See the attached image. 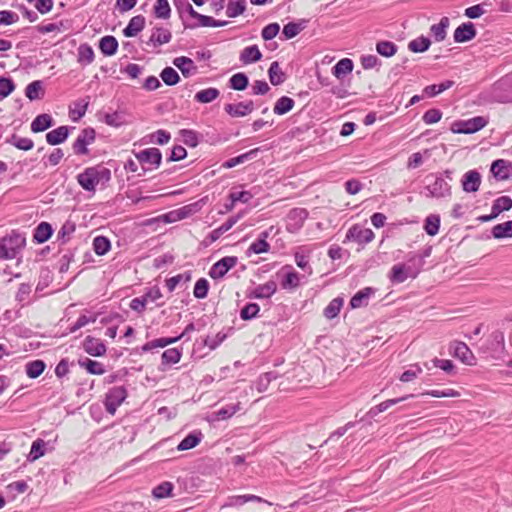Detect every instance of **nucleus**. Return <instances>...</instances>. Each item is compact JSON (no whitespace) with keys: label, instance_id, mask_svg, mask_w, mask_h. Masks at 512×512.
I'll list each match as a JSON object with an SVG mask.
<instances>
[{"label":"nucleus","instance_id":"nucleus-48","mask_svg":"<svg viewBox=\"0 0 512 512\" xmlns=\"http://www.w3.org/2000/svg\"><path fill=\"white\" fill-rule=\"evenodd\" d=\"M397 49V45L391 41L382 40L376 44V51L383 57H392Z\"/></svg>","mask_w":512,"mask_h":512},{"label":"nucleus","instance_id":"nucleus-26","mask_svg":"<svg viewBox=\"0 0 512 512\" xmlns=\"http://www.w3.org/2000/svg\"><path fill=\"white\" fill-rule=\"evenodd\" d=\"M307 20L301 19L298 22L287 23L282 30L285 39H292L297 36L302 30L306 28Z\"/></svg>","mask_w":512,"mask_h":512},{"label":"nucleus","instance_id":"nucleus-12","mask_svg":"<svg viewBox=\"0 0 512 512\" xmlns=\"http://www.w3.org/2000/svg\"><path fill=\"white\" fill-rule=\"evenodd\" d=\"M481 180V175L477 170L467 171L461 179L463 191L466 193L477 192L480 188Z\"/></svg>","mask_w":512,"mask_h":512},{"label":"nucleus","instance_id":"nucleus-21","mask_svg":"<svg viewBox=\"0 0 512 512\" xmlns=\"http://www.w3.org/2000/svg\"><path fill=\"white\" fill-rule=\"evenodd\" d=\"M84 350L92 356H103L106 353V346L99 339L87 337L84 341Z\"/></svg>","mask_w":512,"mask_h":512},{"label":"nucleus","instance_id":"nucleus-8","mask_svg":"<svg viewBox=\"0 0 512 512\" xmlns=\"http://www.w3.org/2000/svg\"><path fill=\"white\" fill-rule=\"evenodd\" d=\"M95 137L96 133L93 128L83 129L73 144L74 153L76 155L88 154L87 146L94 142Z\"/></svg>","mask_w":512,"mask_h":512},{"label":"nucleus","instance_id":"nucleus-58","mask_svg":"<svg viewBox=\"0 0 512 512\" xmlns=\"http://www.w3.org/2000/svg\"><path fill=\"white\" fill-rule=\"evenodd\" d=\"M75 229V223L67 220L58 231V239L61 240L62 243H66L70 239V236L75 232Z\"/></svg>","mask_w":512,"mask_h":512},{"label":"nucleus","instance_id":"nucleus-16","mask_svg":"<svg viewBox=\"0 0 512 512\" xmlns=\"http://www.w3.org/2000/svg\"><path fill=\"white\" fill-rule=\"evenodd\" d=\"M277 291V283L269 280L264 284L256 286L248 295L249 298L267 299Z\"/></svg>","mask_w":512,"mask_h":512},{"label":"nucleus","instance_id":"nucleus-13","mask_svg":"<svg viewBox=\"0 0 512 512\" xmlns=\"http://www.w3.org/2000/svg\"><path fill=\"white\" fill-rule=\"evenodd\" d=\"M281 287L283 289H296L301 284L302 277L297 273L292 266L286 265L282 268Z\"/></svg>","mask_w":512,"mask_h":512},{"label":"nucleus","instance_id":"nucleus-31","mask_svg":"<svg viewBox=\"0 0 512 512\" xmlns=\"http://www.w3.org/2000/svg\"><path fill=\"white\" fill-rule=\"evenodd\" d=\"M413 395H406V396H403V397H400V398H394V399H389V400H386V401H383L381 402L380 404L372 407L368 414L371 416V417H374L376 415H378L379 413H382L384 411H386L389 407L395 405V404H398L410 397H412Z\"/></svg>","mask_w":512,"mask_h":512},{"label":"nucleus","instance_id":"nucleus-32","mask_svg":"<svg viewBox=\"0 0 512 512\" xmlns=\"http://www.w3.org/2000/svg\"><path fill=\"white\" fill-rule=\"evenodd\" d=\"M99 48L104 55L112 56L117 52L118 42L114 36H104L100 40Z\"/></svg>","mask_w":512,"mask_h":512},{"label":"nucleus","instance_id":"nucleus-7","mask_svg":"<svg viewBox=\"0 0 512 512\" xmlns=\"http://www.w3.org/2000/svg\"><path fill=\"white\" fill-rule=\"evenodd\" d=\"M127 397V391L123 386H116L111 388L106 394L105 398V408L106 411L114 415L117 408L122 404V402Z\"/></svg>","mask_w":512,"mask_h":512},{"label":"nucleus","instance_id":"nucleus-50","mask_svg":"<svg viewBox=\"0 0 512 512\" xmlns=\"http://www.w3.org/2000/svg\"><path fill=\"white\" fill-rule=\"evenodd\" d=\"M81 367H84L90 374L102 375L105 373L104 365L98 361L86 358L85 360L79 361Z\"/></svg>","mask_w":512,"mask_h":512},{"label":"nucleus","instance_id":"nucleus-44","mask_svg":"<svg viewBox=\"0 0 512 512\" xmlns=\"http://www.w3.org/2000/svg\"><path fill=\"white\" fill-rule=\"evenodd\" d=\"M25 95L30 100L41 99L44 95L42 82L39 80L33 81L25 89Z\"/></svg>","mask_w":512,"mask_h":512},{"label":"nucleus","instance_id":"nucleus-45","mask_svg":"<svg viewBox=\"0 0 512 512\" xmlns=\"http://www.w3.org/2000/svg\"><path fill=\"white\" fill-rule=\"evenodd\" d=\"M440 216L437 214H430L426 217L424 223V230L430 236H435L439 232Z\"/></svg>","mask_w":512,"mask_h":512},{"label":"nucleus","instance_id":"nucleus-56","mask_svg":"<svg viewBox=\"0 0 512 512\" xmlns=\"http://www.w3.org/2000/svg\"><path fill=\"white\" fill-rule=\"evenodd\" d=\"M110 241L104 236H97L93 240V249L97 255H104L110 250Z\"/></svg>","mask_w":512,"mask_h":512},{"label":"nucleus","instance_id":"nucleus-38","mask_svg":"<svg viewBox=\"0 0 512 512\" xmlns=\"http://www.w3.org/2000/svg\"><path fill=\"white\" fill-rule=\"evenodd\" d=\"M353 70V62L349 58L339 60L333 67V74L336 78L341 79Z\"/></svg>","mask_w":512,"mask_h":512},{"label":"nucleus","instance_id":"nucleus-1","mask_svg":"<svg viewBox=\"0 0 512 512\" xmlns=\"http://www.w3.org/2000/svg\"><path fill=\"white\" fill-rule=\"evenodd\" d=\"M453 180V171L445 170L442 173L430 174L426 177L424 187L425 196L429 198L441 199L451 196V185L448 181Z\"/></svg>","mask_w":512,"mask_h":512},{"label":"nucleus","instance_id":"nucleus-57","mask_svg":"<svg viewBox=\"0 0 512 512\" xmlns=\"http://www.w3.org/2000/svg\"><path fill=\"white\" fill-rule=\"evenodd\" d=\"M8 142L16 148L24 151L31 150L34 146V143L30 138L19 137L15 134L11 136Z\"/></svg>","mask_w":512,"mask_h":512},{"label":"nucleus","instance_id":"nucleus-35","mask_svg":"<svg viewBox=\"0 0 512 512\" xmlns=\"http://www.w3.org/2000/svg\"><path fill=\"white\" fill-rule=\"evenodd\" d=\"M268 75L271 84L274 86L282 84L286 79L285 73L281 70L277 61L271 63L268 70Z\"/></svg>","mask_w":512,"mask_h":512},{"label":"nucleus","instance_id":"nucleus-10","mask_svg":"<svg viewBox=\"0 0 512 512\" xmlns=\"http://www.w3.org/2000/svg\"><path fill=\"white\" fill-rule=\"evenodd\" d=\"M450 350L464 364L474 365L476 363V358L466 343L455 341L450 345Z\"/></svg>","mask_w":512,"mask_h":512},{"label":"nucleus","instance_id":"nucleus-60","mask_svg":"<svg viewBox=\"0 0 512 512\" xmlns=\"http://www.w3.org/2000/svg\"><path fill=\"white\" fill-rule=\"evenodd\" d=\"M260 307L257 303H248L240 311V317L243 320H251L257 317Z\"/></svg>","mask_w":512,"mask_h":512},{"label":"nucleus","instance_id":"nucleus-3","mask_svg":"<svg viewBox=\"0 0 512 512\" xmlns=\"http://www.w3.org/2000/svg\"><path fill=\"white\" fill-rule=\"evenodd\" d=\"M26 244L25 237L18 232L12 231L10 234L0 238L2 252L5 259H14L24 248Z\"/></svg>","mask_w":512,"mask_h":512},{"label":"nucleus","instance_id":"nucleus-20","mask_svg":"<svg viewBox=\"0 0 512 512\" xmlns=\"http://www.w3.org/2000/svg\"><path fill=\"white\" fill-rule=\"evenodd\" d=\"M48 445L49 443L41 438H38L35 441H33L30 452L27 455V461L34 462L38 460L40 457L44 456L48 451Z\"/></svg>","mask_w":512,"mask_h":512},{"label":"nucleus","instance_id":"nucleus-5","mask_svg":"<svg viewBox=\"0 0 512 512\" xmlns=\"http://www.w3.org/2000/svg\"><path fill=\"white\" fill-rule=\"evenodd\" d=\"M138 162L143 165V171L158 168L161 164L162 154L158 148H147L135 153Z\"/></svg>","mask_w":512,"mask_h":512},{"label":"nucleus","instance_id":"nucleus-9","mask_svg":"<svg viewBox=\"0 0 512 512\" xmlns=\"http://www.w3.org/2000/svg\"><path fill=\"white\" fill-rule=\"evenodd\" d=\"M237 264V257L226 256L212 265L209 276L213 279H220Z\"/></svg>","mask_w":512,"mask_h":512},{"label":"nucleus","instance_id":"nucleus-54","mask_svg":"<svg viewBox=\"0 0 512 512\" xmlns=\"http://www.w3.org/2000/svg\"><path fill=\"white\" fill-rule=\"evenodd\" d=\"M154 14L157 18L168 19L171 14L168 0H157L154 5Z\"/></svg>","mask_w":512,"mask_h":512},{"label":"nucleus","instance_id":"nucleus-28","mask_svg":"<svg viewBox=\"0 0 512 512\" xmlns=\"http://www.w3.org/2000/svg\"><path fill=\"white\" fill-rule=\"evenodd\" d=\"M374 290L370 287H366L360 291H358L350 300V306L355 308H360L368 304V300L370 296L373 294Z\"/></svg>","mask_w":512,"mask_h":512},{"label":"nucleus","instance_id":"nucleus-25","mask_svg":"<svg viewBox=\"0 0 512 512\" xmlns=\"http://www.w3.org/2000/svg\"><path fill=\"white\" fill-rule=\"evenodd\" d=\"M171 37V32L168 29L157 27L153 29L149 42L154 46H159L170 42Z\"/></svg>","mask_w":512,"mask_h":512},{"label":"nucleus","instance_id":"nucleus-43","mask_svg":"<svg viewBox=\"0 0 512 512\" xmlns=\"http://www.w3.org/2000/svg\"><path fill=\"white\" fill-rule=\"evenodd\" d=\"M240 218H241V215L230 217L221 226H219L218 228L214 229L211 232V235H210L212 241H216L222 234H224L225 232L229 231L238 222V220Z\"/></svg>","mask_w":512,"mask_h":512},{"label":"nucleus","instance_id":"nucleus-46","mask_svg":"<svg viewBox=\"0 0 512 512\" xmlns=\"http://www.w3.org/2000/svg\"><path fill=\"white\" fill-rule=\"evenodd\" d=\"M512 208V199L509 196H501L497 198L492 205L493 216H498L503 211Z\"/></svg>","mask_w":512,"mask_h":512},{"label":"nucleus","instance_id":"nucleus-14","mask_svg":"<svg viewBox=\"0 0 512 512\" xmlns=\"http://www.w3.org/2000/svg\"><path fill=\"white\" fill-rule=\"evenodd\" d=\"M224 110L231 117H244L254 110V103L252 100H247L235 104H226Z\"/></svg>","mask_w":512,"mask_h":512},{"label":"nucleus","instance_id":"nucleus-39","mask_svg":"<svg viewBox=\"0 0 512 512\" xmlns=\"http://www.w3.org/2000/svg\"><path fill=\"white\" fill-rule=\"evenodd\" d=\"M249 79L243 72L232 75L229 79V87L233 90L243 91L247 88Z\"/></svg>","mask_w":512,"mask_h":512},{"label":"nucleus","instance_id":"nucleus-24","mask_svg":"<svg viewBox=\"0 0 512 512\" xmlns=\"http://www.w3.org/2000/svg\"><path fill=\"white\" fill-rule=\"evenodd\" d=\"M262 58V53L257 45L245 47L240 53V61L243 64H251L259 61Z\"/></svg>","mask_w":512,"mask_h":512},{"label":"nucleus","instance_id":"nucleus-49","mask_svg":"<svg viewBox=\"0 0 512 512\" xmlns=\"http://www.w3.org/2000/svg\"><path fill=\"white\" fill-rule=\"evenodd\" d=\"M94 60V51L88 44H82L78 48V62L82 65H88Z\"/></svg>","mask_w":512,"mask_h":512},{"label":"nucleus","instance_id":"nucleus-30","mask_svg":"<svg viewBox=\"0 0 512 512\" xmlns=\"http://www.w3.org/2000/svg\"><path fill=\"white\" fill-rule=\"evenodd\" d=\"M53 125V119L49 114L38 115L31 123V130L34 133L45 131Z\"/></svg>","mask_w":512,"mask_h":512},{"label":"nucleus","instance_id":"nucleus-36","mask_svg":"<svg viewBox=\"0 0 512 512\" xmlns=\"http://www.w3.org/2000/svg\"><path fill=\"white\" fill-rule=\"evenodd\" d=\"M449 26V19L447 17H442L438 24H434L430 28V32L433 35L435 41L440 42L443 41L446 37V30Z\"/></svg>","mask_w":512,"mask_h":512},{"label":"nucleus","instance_id":"nucleus-41","mask_svg":"<svg viewBox=\"0 0 512 512\" xmlns=\"http://www.w3.org/2000/svg\"><path fill=\"white\" fill-rule=\"evenodd\" d=\"M492 235L496 239L512 237V220L495 225L492 228Z\"/></svg>","mask_w":512,"mask_h":512},{"label":"nucleus","instance_id":"nucleus-22","mask_svg":"<svg viewBox=\"0 0 512 512\" xmlns=\"http://www.w3.org/2000/svg\"><path fill=\"white\" fill-rule=\"evenodd\" d=\"M145 26V17L142 15L134 16L130 19L128 25L124 28L123 34L126 37H135L143 30Z\"/></svg>","mask_w":512,"mask_h":512},{"label":"nucleus","instance_id":"nucleus-61","mask_svg":"<svg viewBox=\"0 0 512 512\" xmlns=\"http://www.w3.org/2000/svg\"><path fill=\"white\" fill-rule=\"evenodd\" d=\"M181 359V351L177 348H170L163 352L162 362L165 364H176Z\"/></svg>","mask_w":512,"mask_h":512},{"label":"nucleus","instance_id":"nucleus-17","mask_svg":"<svg viewBox=\"0 0 512 512\" xmlns=\"http://www.w3.org/2000/svg\"><path fill=\"white\" fill-rule=\"evenodd\" d=\"M491 173L498 180H507L512 176V164L503 159L495 160L491 165Z\"/></svg>","mask_w":512,"mask_h":512},{"label":"nucleus","instance_id":"nucleus-63","mask_svg":"<svg viewBox=\"0 0 512 512\" xmlns=\"http://www.w3.org/2000/svg\"><path fill=\"white\" fill-rule=\"evenodd\" d=\"M209 290V283L205 278L197 280L194 286L193 294L198 299H203L207 296Z\"/></svg>","mask_w":512,"mask_h":512},{"label":"nucleus","instance_id":"nucleus-47","mask_svg":"<svg viewBox=\"0 0 512 512\" xmlns=\"http://www.w3.org/2000/svg\"><path fill=\"white\" fill-rule=\"evenodd\" d=\"M431 41L425 36H420L409 42L408 48L414 53H422L429 49Z\"/></svg>","mask_w":512,"mask_h":512},{"label":"nucleus","instance_id":"nucleus-64","mask_svg":"<svg viewBox=\"0 0 512 512\" xmlns=\"http://www.w3.org/2000/svg\"><path fill=\"white\" fill-rule=\"evenodd\" d=\"M104 122L112 127H120L124 124L123 115L119 112L106 113L104 115Z\"/></svg>","mask_w":512,"mask_h":512},{"label":"nucleus","instance_id":"nucleus-19","mask_svg":"<svg viewBox=\"0 0 512 512\" xmlns=\"http://www.w3.org/2000/svg\"><path fill=\"white\" fill-rule=\"evenodd\" d=\"M174 66H176L184 77H190L197 73V66L193 60L186 56L176 57L173 60Z\"/></svg>","mask_w":512,"mask_h":512},{"label":"nucleus","instance_id":"nucleus-33","mask_svg":"<svg viewBox=\"0 0 512 512\" xmlns=\"http://www.w3.org/2000/svg\"><path fill=\"white\" fill-rule=\"evenodd\" d=\"M52 226L47 222H41L34 231V240L42 244L46 242L52 235Z\"/></svg>","mask_w":512,"mask_h":512},{"label":"nucleus","instance_id":"nucleus-4","mask_svg":"<svg viewBox=\"0 0 512 512\" xmlns=\"http://www.w3.org/2000/svg\"><path fill=\"white\" fill-rule=\"evenodd\" d=\"M487 123L486 118L477 116L468 120L455 121L451 126V131L457 134H472L484 128Z\"/></svg>","mask_w":512,"mask_h":512},{"label":"nucleus","instance_id":"nucleus-42","mask_svg":"<svg viewBox=\"0 0 512 512\" xmlns=\"http://www.w3.org/2000/svg\"><path fill=\"white\" fill-rule=\"evenodd\" d=\"M454 85V81L446 80L440 84L428 85L424 88L423 93L427 97H434L445 90L451 88Z\"/></svg>","mask_w":512,"mask_h":512},{"label":"nucleus","instance_id":"nucleus-27","mask_svg":"<svg viewBox=\"0 0 512 512\" xmlns=\"http://www.w3.org/2000/svg\"><path fill=\"white\" fill-rule=\"evenodd\" d=\"M270 232L269 231H263L259 235V239L253 242L248 251L252 252L254 254H261L266 253L270 249L269 243L266 241V239L269 237Z\"/></svg>","mask_w":512,"mask_h":512},{"label":"nucleus","instance_id":"nucleus-23","mask_svg":"<svg viewBox=\"0 0 512 512\" xmlns=\"http://www.w3.org/2000/svg\"><path fill=\"white\" fill-rule=\"evenodd\" d=\"M69 135V128L67 126H60L51 130L46 134V141L50 145H58L63 143Z\"/></svg>","mask_w":512,"mask_h":512},{"label":"nucleus","instance_id":"nucleus-37","mask_svg":"<svg viewBox=\"0 0 512 512\" xmlns=\"http://www.w3.org/2000/svg\"><path fill=\"white\" fill-rule=\"evenodd\" d=\"M246 10L245 0H229L226 5V15L229 18H235L244 13Z\"/></svg>","mask_w":512,"mask_h":512},{"label":"nucleus","instance_id":"nucleus-6","mask_svg":"<svg viewBox=\"0 0 512 512\" xmlns=\"http://www.w3.org/2000/svg\"><path fill=\"white\" fill-rule=\"evenodd\" d=\"M308 211L304 208H293L286 216V230L289 233H297L301 230L308 218Z\"/></svg>","mask_w":512,"mask_h":512},{"label":"nucleus","instance_id":"nucleus-53","mask_svg":"<svg viewBox=\"0 0 512 512\" xmlns=\"http://www.w3.org/2000/svg\"><path fill=\"white\" fill-rule=\"evenodd\" d=\"M160 77L168 86L176 85L180 81L177 71L172 67L164 68L160 73Z\"/></svg>","mask_w":512,"mask_h":512},{"label":"nucleus","instance_id":"nucleus-11","mask_svg":"<svg viewBox=\"0 0 512 512\" xmlns=\"http://www.w3.org/2000/svg\"><path fill=\"white\" fill-rule=\"evenodd\" d=\"M374 232L369 228L353 225L346 234V239L356 241L359 244H367L374 239Z\"/></svg>","mask_w":512,"mask_h":512},{"label":"nucleus","instance_id":"nucleus-62","mask_svg":"<svg viewBox=\"0 0 512 512\" xmlns=\"http://www.w3.org/2000/svg\"><path fill=\"white\" fill-rule=\"evenodd\" d=\"M422 367L419 364L411 365V369L404 371L400 376V381L411 382L422 373Z\"/></svg>","mask_w":512,"mask_h":512},{"label":"nucleus","instance_id":"nucleus-52","mask_svg":"<svg viewBox=\"0 0 512 512\" xmlns=\"http://www.w3.org/2000/svg\"><path fill=\"white\" fill-rule=\"evenodd\" d=\"M45 369V363L42 360H34L26 364V374L29 378H37Z\"/></svg>","mask_w":512,"mask_h":512},{"label":"nucleus","instance_id":"nucleus-2","mask_svg":"<svg viewBox=\"0 0 512 512\" xmlns=\"http://www.w3.org/2000/svg\"><path fill=\"white\" fill-rule=\"evenodd\" d=\"M110 179V170L100 166L88 167L77 176L79 185L88 192H94L99 183H107Z\"/></svg>","mask_w":512,"mask_h":512},{"label":"nucleus","instance_id":"nucleus-15","mask_svg":"<svg viewBox=\"0 0 512 512\" xmlns=\"http://www.w3.org/2000/svg\"><path fill=\"white\" fill-rule=\"evenodd\" d=\"M475 25L472 22H466L458 26L454 31V41L464 43L472 40L476 36Z\"/></svg>","mask_w":512,"mask_h":512},{"label":"nucleus","instance_id":"nucleus-59","mask_svg":"<svg viewBox=\"0 0 512 512\" xmlns=\"http://www.w3.org/2000/svg\"><path fill=\"white\" fill-rule=\"evenodd\" d=\"M180 135L184 144L190 147H196L199 143V135L194 130L182 129Z\"/></svg>","mask_w":512,"mask_h":512},{"label":"nucleus","instance_id":"nucleus-18","mask_svg":"<svg viewBox=\"0 0 512 512\" xmlns=\"http://www.w3.org/2000/svg\"><path fill=\"white\" fill-rule=\"evenodd\" d=\"M416 272H412L411 268L404 264L394 265L391 269L389 279L392 283H403L408 277L415 278Z\"/></svg>","mask_w":512,"mask_h":512},{"label":"nucleus","instance_id":"nucleus-40","mask_svg":"<svg viewBox=\"0 0 512 512\" xmlns=\"http://www.w3.org/2000/svg\"><path fill=\"white\" fill-rule=\"evenodd\" d=\"M219 94H220V92L217 88L210 87V88L198 91L195 94L194 99H195V101H197L199 103H210V102L214 101L215 99H217Z\"/></svg>","mask_w":512,"mask_h":512},{"label":"nucleus","instance_id":"nucleus-51","mask_svg":"<svg viewBox=\"0 0 512 512\" xmlns=\"http://www.w3.org/2000/svg\"><path fill=\"white\" fill-rule=\"evenodd\" d=\"M343 306V299L342 298H334L329 304L328 306L324 309V316L327 318V319H333L335 318L341 308Z\"/></svg>","mask_w":512,"mask_h":512},{"label":"nucleus","instance_id":"nucleus-34","mask_svg":"<svg viewBox=\"0 0 512 512\" xmlns=\"http://www.w3.org/2000/svg\"><path fill=\"white\" fill-rule=\"evenodd\" d=\"M294 105H295V101L292 98H290L288 96H282L276 101L274 108H273V112L276 115H284V114L288 113L289 111H291L293 109Z\"/></svg>","mask_w":512,"mask_h":512},{"label":"nucleus","instance_id":"nucleus-29","mask_svg":"<svg viewBox=\"0 0 512 512\" xmlns=\"http://www.w3.org/2000/svg\"><path fill=\"white\" fill-rule=\"evenodd\" d=\"M202 433L200 431H194L188 434L177 446L179 451H186L196 447L202 440Z\"/></svg>","mask_w":512,"mask_h":512},{"label":"nucleus","instance_id":"nucleus-55","mask_svg":"<svg viewBox=\"0 0 512 512\" xmlns=\"http://www.w3.org/2000/svg\"><path fill=\"white\" fill-rule=\"evenodd\" d=\"M173 488H174V486L171 482H168V481L162 482L161 484H159L158 486H156L153 489L152 495L156 499H162V498L171 496Z\"/></svg>","mask_w":512,"mask_h":512}]
</instances>
